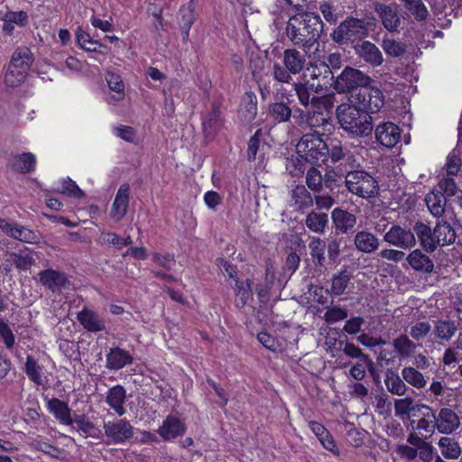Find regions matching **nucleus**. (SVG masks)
Returning a JSON list of instances; mask_svg holds the SVG:
<instances>
[{"label": "nucleus", "instance_id": "f257e3e1", "mask_svg": "<svg viewBox=\"0 0 462 462\" xmlns=\"http://www.w3.org/2000/svg\"><path fill=\"white\" fill-rule=\"evenodd\" d=\"M323 26L324 23L318 14L301 13L290 17L285 34L294 45L310 49L319 39Z\"/></svg>", "mask_w": 462, "mask_h": 462}, {"label": "nucleus", "instance_id": "f03ea898", "mask_svg": "<svg viewBox=\"0 0 462 462\" xmlns=\"http://www.w3.org/2000/svg\"><path fill=\"white\" fill-rule=\"evenodd\" d=\"M374 26V17L371 13H366L364 17L358 18L353 15L346 16L333 30L331 40L339 45L356 46L365 41Z\"/></svg>", "mask_w": 462, "mask_h": 462}, {"label": "nucleus", "instance_id": "7ed1b4c3", "mask_svg": "<svg viewBox=\"0 0 462 462\" xmlns=\"http://www.w3.org/2000/svg\"><path fill=\"white\" fill-rule=\"evenodd\" d=\"M336 115L341 129L350 137H366L374 130L371 115L355 105L346 103L337 106Z\"/></svg>", "mask_w": 462, "mask_h": 462}, {"label": "nucleus", "instance_id": "20e7f679", "mask_svg": "<svg viewBox=\"0 0 462 462\" xmlns=\"http://www.w3.org/2000/svg\"><path fill=\"white\" fill-rule=\"evenodd\" d=\"M320 130L304 134L296 145L299 154L312 164H321L328 160V143L321 138Z\"/></svg>", "mask_w": 462, "mask_h": 462}, {"label": "nucleus", "instance_id": "39448f33", "mask_svg": "<svg viewBox=\"0 0 462 462\" xmlns=\"http://www.w3.org/2000/svg\"><path fill=\"white\" fill-rule=\"evenodd\" d=\"M345 184L350 193L362 199L374 198L379 192L377 180L365 170L347 171Z\"/></svg>", "mask_w": 462, "mask_h": 462}, {"label": "nucleus", "instance_id": "423d86ee", "mask_svg": "<svg viewBox=\"0 0 462 462\" xmlns=\"http://www.w3.org/2000/svg\"><path fill=\"white\" fill-rule=\"evenodd\" d=\"M103 429L104 435L107 439V444H125L132 442L134 437V428L125 418H116L111 420H105Z\"/></svg>", "mask_w": 462, "mask_h": 462}, {"label": "nucleus", "instance_id": "0eeeda50", "mask_svg": "<svg viewBox=\"0 0 462 462\" xmlns=\"http://www.w3.org/2000/svg\"><path fill=\"white\" fill-rule=\"evenodd\" d=\"M351 104L363 109L369 115L383 105L382 92L378 88H369L368 86L361 87L351 96Z\"/></svg>", "mask_w": 462, "mask_h": 462}, {"label": "nucleus", "instance_id": "6e6552de", "mask_svg": "<svg viewBox=\"0 0 462 462\" xmlns=\"http://www.w3.org/2000/svg\"><path fill=\"white\" fill-rule=\"evenodd\" d=\"M370 82L371 79L369 76L365 75L359 69L346 67L336 79H334L333 85L338 93H345L368 86Z\"/></svg>", "mask_w": 462, "mask_h": 462}, {"label": "nucleus", "instance_id": "1a4fd4ad", "mask_svg": "<svg viewBox=\"0 0 462 462\" xmlns=\"http://www.w3.org/2000/svg\"><path fill=\"white\" fill-rule=\"evenodd\" d=\"M333 72L328 69L325 62L320 63H310L306 67L301 79L308 81L310 84H313V87H317V89L321 92L334 84Z\"/></svg>", "mask_w": 462, "mask_h": 462}, {"label": "nucleus", "instance_id": "9d476101", "mask_svg": "<svg viewBox=\"0 0 462 462\" xmlns=\"http://www.w3.org/2000/svg\"><path fill=\"white\" fill-rule=\"evenodd\" d=\"M411 419V425L413 430H422L426 433L434 432L435 411L429 405L422 403L415 404V410Z\"/></svg>", "mask_w": 462, "mask_h": 462}, {"label": "nucleus", "instance_id": "9b49d317", "mask_svg": "<svg viewBox=\"0 0 462 462\" xmlns=\"http://www.w3.org/2000/svg\"><path fill=\"white\" fill-rule=\"evenodd\" d=\"M435 417L434 430H436L440 434H452L460 426V419L451 408H440L438 412L435 411Z\"/></svg>", "mask_w": 462, "mask_h": 462}, {"label": "nucleus", "instance_id": "f8f14e48", "mask_svg": "<svg viewBox=\"0 0 462 462\" xmlns=\"http://www.w3.org/2000/svg\"><path fill=\"white\" fill-rule=\"evenodd\" d=\"M374 11L386 31L389 32H399L402 19L396 5L375 4Z\"/></svg>", "mask_w": 462, "mask_h": 462}, {"label": "nucleus", "instance_id": "ddd939ff", "mask_svg": "<svg viewBox=\"0 0 462 462\" xmlns=\"http://www.w3.org/2000/svg\"><path fill=\"white\" fill-rule=\"evenodd\" d=\"M356 55L373 68L381 66L383 61V55L378 46L370 41L365 40L353 47Z\"/></svg>", "mask_w": 462, "mask_h": 462}, {"label": "nucleus", "instance_id": "4468645a", "mask_svg": "<svg viewBox=\"0 0 462 462\" xmlns=\"http://www.w3.org/2000/svg\"><path fill=\"white\" fill-rule=\"evenodd\" d=\"M185 423L174 415H168L159 427L157 432L165 441H171L186 432Z\"/></svg>", "mask_w": 462, "mask_h": 462}, {"label": "nucleus", "instance_id": "2eb2a0df", "mask_svg": "<svg viewBox=\"0 0 462 462\" xmlns=\"http://www.w3.org/2000/svg\"><path fill=\"white\" fill-rule=\"evenodd\" d=\"M77 319L88 332L97 333L106 330V320L95 310L84 307L77 313Z\"/></svg>", "mask_w": 462, "mask_h": 462}, {"label": "nucleus", "instance_id": "dca6fc26", "mask_svg": "<svg viewBox=\"0 0 462 462\" xmlns=\"http://www.w3.org/2000/svg\"><path fill=\"white\" fill-rule=\"evenodd\" d=\"M235 293V305L238 309H243L251 300H253V281L249 278L236 279L234 282H229Z\"/></svg>", "mask_w": 462, "mask_h": 462}, {"label": "nucleus", "instance_id": "f3484780", "mask_svg": "<svg viewBox=\"0 0 462 462\" xmlns=\"http://www.w3.org/2000/svg\"><path fill=\"white\" fill-rule=\"evenodd\" d=\"M308 426L312 433L319 439L321 446L335 456H339L340 451L337 446L334 437L329 430L320 422L308 420Z\"/></svg>", "mask_w": 462, "mask_h": 462}, {"label": "nucleus", "instance_id": "a211bd4d", "mask_svg": "<svg viewBox=\"0 0 462 462\" xmlns=\"http://www.w3.org/2000/svg\"><path fill=\"white\" fill-rule=\"evenodd\" d=\"M133 363L132 354L120 346L110 347L106 355V367L108 370H120Z\"/></svg>", "mask_w": 462, "mask_h": 462}, {"label": "nucleus", "instance_id": "6ab92c4d", "mask_svg": "<svg viewBox=\"0 0 462 462\" xmlns=\"http://www.w3.org/2000/svg\"><path fill=\"white\" fill-rule=\"evenodd\" d=\"M374 134L376 140L388 148L393 147L401 138L399 126L392 122H385L377 125Z\"/></svg>", "mask_w": 462, "mask_h": 462}, {"label": "nucleus", "instance_id": "aec40b11", "mask_svg": "<svg viewBox=\"0 0 462 462\" xmlns=\"http://www.w3.org/2000/svg\"><path fill=\"white\" fill-rule=\"evenodd\" d=\"M282 64L293 75L304 72L307 66V55L295 48H288L282 53Z\"/></svg>", "mask_w": 462, "mask_h": 462}, {"label": "nucleus", "instance_id": "412c9836", "mask_svg": "<svg viewBox=\"0 0 462 462\" xmlns=\"http://www.w3.org/2000/svg\"><path fill=\"white\" fill-rule=\"evenodd\" d=\"M40 282L51 291H61L69 283L64 273L49 268L39 273Z\"/></svg>", "mask_w": 462, "mask_h": 462}, {"label": "nucleus", "instance_id": "4be33fe9", "mask_svg": "<svg viewBox=\"0 0 462 462\" xmlns=\"http://www.w3.org/2000/svg\"><path fill=\"white\" fill-rule=\"evenodd\" d=\"M293 89L300 104L305 108H308L310 105L314 106L319 100L316 94L320 92L317 87H313V84H310L307 80L300 79L293 82Z\"/></svg>", "mask_w": 462, "mask_h": 462}, {"label": "nucleus", "instance_id": "5701e85b", "mask_svg": "<svg viewBox=\"0 0 462 462\" xmlns=\"http://www.w3.org/2000/svg\"><path fill=\"white\" fill-rule=\"evenodd\" d=\"M125 398L126 391L125 387L121 384H116L107 391L105 402L119 417H121L126 412V410L124 407Z\"/></svg>", "mask_w": 462, "mask_h": 462}, {"label": "nucleus", "instance_id": "b1692460", "mask_svg": "<svg viewBox=\"0 0 462 462\" xmlns=\"http://www.w3.org/2000/svg\"><path fill=\"white\" fill-rule=\"evenodd\" d=\"M47 409L61 424L72 425L71 410L66 402L53 397L48 400Z\"/></svg>", "mask_w": 462, "mask_h": 462}, {"label": "nucleus", "instance_id": "393cba45", "mask_svg": "<svg viewBox=\"0 0 462 462\" xmlns=\"http://www.w3.org/2000/svg\"><path fill=\"white\" fill-rule=\"evenodd\" d=\"M129 196H130V187L128 184H123L117 190L116 195V199L113 203V207L111 209V216L116 220L122 219L128 208L129 204Z\"/></svg>", "mask_w": 462, "mask_h": 462}, {"label": "nucleus", "instance_id": "a878e982", "mask_svg": "<svg viewBox=\"0 0 462 462\" xmlns=\"http://www.w3.org/2000/svg\"><path fill=\"white\" fill-rule=\"evenodd\" d=\"M300 116H304L306 117V123L308 126L310 128V132L315 130H319L321 128L322 131L320 133L325 134V132H329L332 128L331 118L321 112H313L312 115L310 112L304 113L301 110Z\"/></svg>", "mask_w": 462, "mask_h": 462}, {"label": "nucleus", "instance_id": "bb28decb", "mask_svg": "<svg viewBox=\"0 0 462 462\" xmlns=\"http://www.w3.org/2000/svg\"><path fill=\"white\" fill-rule=\"evenodd\" d=\"M32 63L33 57L30 49L22 47L14 52L9 66L28 74Z\"/></svg>", "mask_w": 462, "mask_h": 462}, {"label": "nucleus", "instance_id": "cd10ccee", "mask_svg": "<svg viewBox=\"0 0 462 462\" xmlns=\"http://www.w3.org/2000/svg\"><path fill=\"white\" fill-rule=\"evenodd\" d=\"M407 261L411 267L418 272L430 273L433 271V261L420 250H413L407 257Z\"/></svg>", "mask_w": 462, "mask_h": 462}, {"label": "nucleus", "instance_id": "c85d7f7f", "mask_svg": "<svg viewBox=\"0 0 462 462\" xmlns=\"http://www.w3.org/2000/svg\"><path fill=\"white\" fill-rule=\"evenodd\" d=\"M222 124L219 107L214 105L212 110L205 116L202 122L205 135L207 137H213L220 130Z\"/></svg>", "mask_w": 462, "mask_h": 462}, {"label": "nucleus", "instance_id": "c756f323", "mask_svg": "<svg viewBox=\"0 0 462 462\" xmlns=\"http://www.w3.org/2000/svg\"><path fill=\"white\" fill-rule=\"evenodd\" d=\"M331 217L336 228L340 231H346L347 229H351L356 223L355 215L338 208L332 211Z\"/></svg>", "mask_w": 462, "mask_h": 462}, {"label": "nucleus", "instance_id": "7c9ffc66", "mask_svg": "<svg viewBox=\"0 0 462 462\" xmlns=\"http://www.w3.org/2000/svg\"><path fill=\"white\" fill-rule=\"evenodd\" d=\"M334 180L332 177L325 175L324 182L326 187H329V181ZM323 178L321 172L315 167H311L306 173V184L314 193H320L323 189Z\"/></svg>", "mask_w": 462, "mask_h": 462}, {"label": "nucleus", "instance_id": "2f4dec72", "mask_svg": "<svg viewBox=\"0 0 462 462\" xmlns=\"http://www.w3.org/2000/svg\"><path fill=\"white\" fill-rule=\"evenodd\" d=\"M435 189H437L440 194H443V197L447 199L456 197L460 202L462 206V190H460L453 177H444L442 178Z\"/></svg>", "mask_w": 462, "mask_h": 462}, {"label": "nucleus", "instance_id": "473e14b6", "mask_svg": "<svg viewBox=\"0 0 462 462\" xmlns=\"http://www.w3.org/2000/svg\"><path fill=\"white\" fill-rule=\"evenodd\" d=\"M291 201L299 209H305L312 207L313 197L302 184L297 185L291 191Z\"/></svg>", "mask_w": 462, "mask_h": 462}, {"label": "nucleus", "instance_id": "72a5a7b5", "mask_svg": "<svg viewBox=\"0 0 462 462\" xmlns=\"http://www.w3.org/2000/svg\"><path fill=\"white\" fill-rule=\"evenodd\" d=\"M425 202L430 212L436 217H439L445 211L447 199L443 197L437 189L426 195Z\"/></svg>", "mask_w": 462, "mask_h": 462}, {"label": "nucleus", "instance_id": "f704fd0d", "mask_svg": "<svg viewBox=\"0 0 462 462\" xmlns=\"http://www.w3.org/2000/svg\"><path fill=\"white\" fill-rule=\"evenodd\" d=\"M268 116L276 123H286L291 117V108L282 101L273 102L268 106Z\"/></svg>", "mask_w": 462, "mask_h": 462}, {"label": "nucleus", "instance_id": "c9c22d12", "mask_svg": "<svg viewBox=\"0 0 462 462\" xmlns=\"http://www.w3.org/2000/svg\"><path fill=\"white\" fill-rule=\"evenodd\" d=\"M441 455L447 459H457L461 455V448L457 440L450 437H441L439 440Z\"/></svg>", "mask_w": 462, "mask_h": 462}, {"label": "nucleus", "instance_id": "e433bc0d", "mask_svg": "<svg viewBox=\"0 0 462 462\" xmlns=\"http://www.w3.org/2000/svg\"><path fill=\"white\" fill-rule=\"evenodd\" d=\"M381 47L385 54L392 58H400L407 51V46L404 42L397 41L388 35L383 37Z\"/></svg>", "mask_w": 462, "mask_h": 462}, {"label": "nucleus", "instance_id": "4c0bfd02", "mask_svg": "<svg viewBox=\"0 0 462 462\" xmlns=\"http://www.w3.org/2000/svg\"><path fill=\"white\" fill-rule=\"evenodd\" d=\"M35 156L31 152H23L14 157L12 168L18 172L27 173L34 171Z\"/></svg>", "mask_w": 462, "mask_h": 462}, {"label": "nucleus", "instance_id": "58836bf2", "mask_svg": "<svg viewBox=\"0 0 462 462\" xmlns=\"http://www.w3.org/2000/svg\"><path fill=\"white\" fill-rule=\"evenodd\" d=\"M384 383L387 390L391 393L396 395H403L408 389L407 385L403 382V379H402L398 374L392 370H387L384 378Z\"/></svg>", "mask_w": 462, "mask_h": 462}, {"label": "nucleus", "instance_id": "ea45409f", "mask_svg": "<svg viewBox=\"0 0 462 462\" xmlns=\"http://www.w3.org/2000/svg\"><path fill=\"white\" fill-rule=\"evenodd\" d=\"M355 243L358 250L371 253L377 249L379 242L374 233H356Z\"/></svg>", "mask_w": 462, "mask_h": 462}, {"label": "nucleus", "instance_id": "a19ab883", "mask_svg": "<svg viewBox=\"0 0 462 462\" xmlns=\"http://www.w3.org/2000/svg\"><path fill=\"white\" fill-rule=\"evenodd\" d=\"M384 239L402 248L411 247L416 242L414 233H384Z\"/></svg>", "mask_w": 462, "mask_h": 462}, {"label": "nucleus", "instance_id": "79ce46f5", "mask_svg": "<svg viewBox=\"0 0 462 462\" xmlns=\"http://www.w3.org/2000/svg\"><path fill=\"white\" fill-rule=\"evenodd\" d=\"M457 330V327L454 321L451 320H439L434 328V335L437 338L444 341L450 340Z\"/></svg>", "mask_w": 462, "mask_h": 462}, {"label": "nucleus", "instance_id": "37998d69", "mask_svg": "<svg viewBox=\"0 0 462 462\" xmlns=\"http://www.w3.org/2000/svg\"><path fill=\"white\" fill-rule=\"evenodd\" d=\"M328 159L329 158L332 163L339 162L343 160L349 149L346 145L343 144L338 139L333 138L328 143Z\"/></svg>", "mask_w": 462, "mask_h": 462}, {"label": "nucleus", "instance_id": "c03bdc74", "mask_svg": "<svg viewBox=\"0 0 462 462\" xmlns=\"http://www.w3.org/2000/svg\"><path fill=\"white\" fill-rule=\"evenodd\" d=\"M24 372L28 378L34 383L38 385L42 383V368L37 360H35L32 356H27L26 357Z\"/></svg>", "mask_w": 462, "mask_h": 462}, {"label": "nucleus", "instance_id": "a18cd8bd", "mask_svg": "<svg viewBox=\"0 0 462 462\" xmlns=\"http://www.w3.org/2000/svg\"><path fill=\"white\" fill-rule=\"evenodd\" d=\"M403 380L411 385L420 389L426 385V380L423 374L414 367H404L402 371Z\"/></svg>", "mask_w": 462, "mask_h": 462}, {"label": "nucleus", "instance_id": "49530a36", "mask_svg": "<svg viewBox=\"0 0 462 462\" xmlns=\"http://www.w3.org/2000/svg\"><path fill=\"white\" fill-rule=\"evenodd\" d=\"M349 281H350V275L346 270H343V271L339 272L337 274H335L333 276L332 282H331L332 294H334L336 296L342 295L345 292V291L349 283Z\"/></svg>", "mask_w": 462, "mask_h": 462}, {"label": "nucleus", "instance_id": "de8ad7c7", "mask_svg": "<svg viewBox=\"0 0 462 462\" xmlns=\"http://www.w3.org/2000/svg\"><path fill=\"white\" fill-rule=\"evenodd\" d=\"M420 242V245L427 253L434 252L438 246H440L441 237L439 233H416Z\"/></svg>", "mask_w": 462, "mask_h": 462}, {"label": "nucleus", "instance_id": "09e8293b", "mask_svg": "<svg viewBox=\"0 0 462 462\" xmlns=\"http://www.w3.org/2000/svg\"><path fill=\"white\" fill-rule=\"evenodd\" d=\"M74 423L77 425V430L80 431L84 437L92 436V433L96 430L95 424L84 413L74 414L72 417V425Z\"/></svg>", "mask_w": 462, "mask_h": 462}, {"label": "nucleus", "instance_id": "8fccbe9b", "mask_svg": "<svg viewBox=\"0 0 462 462\" xmlns=\"http://www.w3.org/2000/svg\"><path fill=\"white\" fill-rule=\"evenodd\" d=\"M310 255L316 264L324 266L326 263L325 250L326 243L320 239H313L310 243Z\"/></svg>", "mask_w": 462, "mask_h": 462}, {"label": "nucleus", "instance_id": "3c124183", "mask_svg": "<svg viewBox=\"0 0 462 462\" xmlns=\"http://www.w3.org/2000/svg\"><path fill=\"white\" fill-rule=\"evenodd\" d=\"M328 221L326 213L310 212L306 217V225L311 231H324Z\"/></svg>", "mask_w": 462, "mask_h": 462}, {"label": "nucleus", "instance_id": "603ef678", "mask_svg": "<svg viewBox=\"0 0 462 462\" xmlns=\"http://www.w3.org/2000/svg\"><path fill=\"white\" fill-rule=\"evenodd\" d=\"M180 18L179 20V24L180 27L182 39L184 42H187L189 40V29L191 28L193 23H194V17L192 10L188 8H181L180 10Z\"/></svg>", "mask_w": 462, "mask_h": 462}, {"label": "nucleus", "instance_id": "864d4df0", "mask_svg": "<svg viewBox=\"0 0 462 462\" xmlns=\"http://www.w3.org/2000/svg\"><path fill=\"white\" fill-rule=\"evenodd\" d=\"M27 75V73L22 70L8 66L4 81L8 88H17L23 83Z\"/></svg>", "mask_w": 462, "mask_h": 462}, {"label": "nucleus", "instance_id": "5fc2aeb1", "mask_svg": "<svg viewBox=\"0 0 462 462\" xmlns=\"http://www.w3.org/2000/svg\"><path fill=\"white\" fill-rule=\"evenodd\" d=\"M257 114V103L255 97L249 96L244 102L243 107L239 111L240 117L245 122L253 121Z\"/></svg>", "mask_w": 462, "mask_h": 462}, {"label": "nucleus", "instance_id": "6e6d98bb", "mask_svg": "<svg viewBox=\"0 0 462 462\" xmlns=\"http://www.w3.org/2000/svg\"><path fill=\"white\" fill-rule=\"evenodd\" d=\"M414 401L411 397H405L398 399L394 402V411L396 416L407 415L411 418L413 411L415 410Z\"/></svg>", "mask_w": 462, "mask_h": 462}, {"label": "nucleus", "instance_id": "4d7b16f0", "mask_svg": "<svg viewBox=\"0 0 462 462\" xmlns=\"http://www.w3.org/2000/svg\"><path fill=\"white\" fill-rule=\"evenodd\" d=\"M109 88L116 92L114 98L121 100L125 97V85L121 79V77L116 73L108 72L106 76Z\"/></svg>", "mask_w": 462, "mask_h": 462}, {"label": "nucleus", "instance_id": "13d9d810", "mask_svg": "<svg viewBox=\"0 0 462 462\" xmlns=\"http://www.w3.org/2000/svg\"><path fill=\"white\" fill-rule=\"evenodd\" d=\"M462 166V161L459 156V152L454 149L448 156L446 162V171L448 173V177L456 176Z\"/></svg>", "mask_w": 462, "mask_h": 462}, {"label": "nucleus", "instance_id": "bf43d9fd", "mask_svg": "<svg viewBox=\"0 0 462 462\" xmlns=\"http://www.w3.org/2000/svg\"><path fill=\"white\" fill-rule=\"evenodd\" d=\"M257 339L267 349L273 352H280L282 349V343L271 334L261 331L257 334Z\"/></svg>", "mask_w": 462, "mask_h": 462}, {"label": "nucleus", "instance_id": "052dcab7", "mask_svg": "<svg viewBox=\"0 0 462 462\" xmlns=\"http://www.w3.org/2000/svg\"><path fill=\"white\" fill-rule=\"evenodd\" d=\"M152 261L158 266H161L167 271H171L176 263L174 254L170 253L165 254L153 253L152 254Z\"/></svg>", "mask_w": 462, "mask_h": 462}, {"label": "nucleus", "instance_id": "680f3d73", "mask_svg": "<svg viewBox=\"0 0 462 462\" xmlns=\"http://www.w3.org/2000/svg\"><path fill=\"white\" fill-rule=\"evenodd\" d=\"M59 191L69 197L82 198L84 192L79 188V186L70 179L63 180L61 182V188Z\"/></svg>", "mask_w": 462, "mask_h": 462}, {"label": "nucleus", "instance_id": "e2e57ef3", "mask_svg": "<svg viewBox=\"0 0 462 462\" xmlns=\"http://www.w3.org/2000/svg\"><path fill=\"white\" fill-rule=\"evenodd\" d=\"M293 75L285 66L279 63H274L273 66V77L280 83L290 84L292 81Z\"/></svg>", "mask_w": 462, "mask_h": 462}, {"label": "nucleus", "instance_id": "0e129e2a", "mask_svg": "<svg viewBox=\"0 0 462 462\" xmlns=\"http://www.w3.org/2000/svg\"><path fill=\"white\" fill-rule=\"evenodd\" d=\"M0 337L7 349L14 347L15 343L14 334L9 325L2 319H0Z\"/></svg>", "mask_w": 462, "mask_h": 462}, {"label": "nucleus", "instance_id": "69168bd1", "mask_svg": "<svg viewBox=\"0 0 462 462\" xmlns=\"http://www.w3.org/2000/svg\"><path fill=\"white\" fill-rule=\"evenodd\" d=\"M431 329V326L428 321H420L411 326L410 335L416 341L424 338Z\"/></svg>", "mask_w": 462, "mask_h": 462}, {"label": "nucleus", "instance_id": "338daca9", "mask_svg": "<svg viewBox=\"0 0 462 462\" xmlns=\"http://www.w3.org/2000/svg\"><path fill=\"white\" fill-rule=\"evenodd\" d=\"M331 294V291H329L322 286H315L313 290L314 300L322 306L328 307L332 303Z\"/></svg>", "mask_w": 462, "mask_h": 462}, {"label": "nucleus", "instance_id": "774afa93", "mask_svg": "<svg viewBox=\"0 0 462 462\" xmlns=\"http://www.w3.org/2000/svg\"><path fill=\"white\" fill-rule=\"evenodd\" d=\"M216 263L228 276V278L231 280L230 282H234L236 279H239L236 266L232 264L225 258H217Z\"/></svg>", "mask_w": 462, "mask_h": 462}]
</instances>
